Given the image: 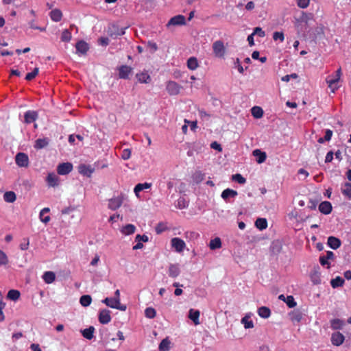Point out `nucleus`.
I'll use <instances>...</instances> for the list:
<instances>
[{"label":"nucleus","instance_id":"nucleus-55","mask_svg":"<svg viewBox=\"0 0 351 351\" xmlns=\"http://www.w3.org/2000/svg\"><path fill=\"white\" fill-rule=\"evenodd\" d=\"M121 156L123 160H128L131 156V150L130 149H123Z\"/></svg>","mask_w":351,"mask_h":351},{"label":"nucleus","instance_id":"nucleus-30","mask_svg":"<svg viewBox=\"0 0 351 351\" xmlns=\"http://www.w3.org/2000/svg\"><path fill=\"white\" fill-rule=\"evenodd\" d=\"M341 193L348 199H351V184L346 182L341 186Z\"/></svg>","mask_w":351,"mask_h":351},{"label":"nucleus","instance_id":"nucleus-24","mask_svg":"<svg viewBox=\"0 0 351 351\" xmlns=\"http://www.w3.org/2000/svg\"><path fill=\"white\" fill-rule=\"evenodd\" d=\"M49 16L53 21L59 22L62 18V13L59 9H54L51 11Z\"/></svg>","mask_w":351,"mask_h":351},{"label":"nucleus","instance_id":"nucleus-64","mask_svg":"<svg viewBox=\"0 0 351 351\" xmlns=\"http://www.w3.org/2000/svg\"><path fill=\"white\" fill-rule=\"evenodd\" d=\"M98 42L101 45L106 46L109 43V39L108 38L101 37L99 38Z\"/></svg>","mask_w":351,"mask_h":351},{"label":"nucleus","instance_id":"nucleus-18","mask_svg":"<svg viewBox=\"0 0 351 351\" xmlns=\"http://www.w3.org/2000/svg\"><path fill=\"white\" fill-rule=\"evenodd\" d=\"M199 315L200 312L199 310L191 308L189 311V318L193 321L195 325H199L200 324L199 319Z\"/></svg>","mask_w":351,"mask_h":351},{"label":"nucleus","instance_id":"nucleus-44","mask_svg":"<svg viewBox=\"0 0 351 351\" xmlns=\"http://www.w3.org/2000/svg\"><path fill=\"white\" fill-rule=\"evenodd\" d=\"M92 301V298L89 295H82L80 299V302L83 306H88Z\"/></svg>","mask_w":351,"mask_h":351},{"label":"nucleus","instance_id":"nucleus-26","mask_svg":"<svg viewBox=\"0 0 351 351\" xmlns=\"http://www.w3.org/2000/svg\"><path fill=\"white\" fill-rule=\"evenodd\" d=\"M43 279L47 284L52 283L56 279V274L53 271H45L43 275Z\"/></svg>","mask_w":351,"mask_h":351},{"label":"nucleus","instance_id":"nucleus-37","mask_svg":"<svg viewBox=\"0 0 351 351\" xmlns=\"http://www.w3.org/2000/svg\"><path fill=\"white\" fill-rule=\"evenodd\" d=\"M255 226L260 230H263L267 227V221L265 218H258L255 221Z\"/></svg>","mask_w":351,"mask_h":351},{"label":"nucleus","instance_id":"nucleus-57","mask_svg":"<svg viewBox=\"0 0 351 351\" xmlns=\"http://www.w3.org/2000/svg\"><path fill=\"white\" fill-rule=\"evenodd\" d=\"M310 0H298V5L301 8H306L309 5Z\"/></svg>","mask_w":351,"mask_h":351},{"label":"nucleus","instance_id":"nucleus-54","mask_svg":"<svg viewBox=\"0 0 351 351\" xmlns=\"http://www.w3.org/2000/svg\"><path fill=\"white\" fill-rule=\"evenodd\" d=\"M273 39L274 40H279L280 42H283L285 40L284 34L281 32H275L273 34Z\"/></svg>","mask_w":351,"mask_h":351},{"label":"nucleus","instance_id":"nucleus-13","mask_svg":"<svg viewBox=\"0 0 351 351\" xmlns=\"http://www.w3.org/2000/svg\"><path fill=\"white\" fill-rule=\"evenodd\" d=\"M95 169L90 165L81 164L78 167V171L80 174L86 176L88 178L91 176Z\"/></svg>","mask_w":351,"mask_h":351},{"label":"nucleus","instance_id":"nucleus-22","mask_svg":"<svg viewBox=\"0 0 351 351\" xmlns=\"http://www.w3.org/2000/svg\"><path fill=\"white\" fill-rule=\"evenodd\" d=\"M180 274V269L178 265L171 264L168 269V274L170 277L176 278Z\"/></svg>","mask_w":351,"mask_h":351},{"label":"nucleus","instance_id":"nucleus-59","mask_svg":"<svg viewBox=\"0 0 351 351\" xmlns=\"http://www.w3.org/2000/svg\"><path fill=\"white\" fill-rule=\"evenodd\" d=\"M234 64H235V66L237 68L238 71H239L240 73L243 74V72H244V69H243V67L241 65V64H240V60H239V58H237V59H236V60H235V62H234Z\"/></svg>","mask_w":351,"mask_h":351},{"label":"nucleus","instance_id":"nucleus-41","mask_svg":"<svg viewBox=\"0 0 351 351\" xmlns=\"http://www.w3.org/2000/svg\"><path fill=\"white\" fill-rule=\"evenodd\" d=\"M343 283L344 280L340 276H337L335 278L332 279L330 281V285L332 288L342 287Z\"/></svg>","mask_w":351,"mask_h":351},{"label":"nucleus","instance_id":"nucleus-21","mask_svg":"<svg viewBox=\"0 0 351 351\" xmlns=\"http://www.w3.org/2000/svg\"><path fill=\"white\" fill-rule=\"evenodd\" d=\"M49 212H50L49 208H44L40 210V212L39 213L40 220L45 224L49 223L51 220V217L49 215H45L46 214H48Z\"/></svg>","mask_w":351,"mask_h":351},{"label":"nucleus","instance_id":"nucleus-23","mask_svg":"<svg viewBox=\"0 0 351 351\" xmlns=\"http://www.w3.org/2000/svg\"><path fill=\"white\" fill-rule=\"evenodd\" d=\"M24 118L25 123H31L36 120L38 114L35 111L28 110L25 113Z\"/></svg>","mask_w":351,"mask_h":351},{"label":"nucleus","instance_id":"nucleus-15","mask_svg":"<svg viewBox=\"0 0 351 351\" xmlns=\"http://www.w3.org/2000/svg\"><path fill=\"white\" fill-rule=\"evenodd\" d=\"M335 254L331 251H327L326 256H321L319 257V263L322 266H327L328 268L330 267L328 260H333Z\"/></svg>","mask_w":351,"mask_h":351},{"label":"nucleus","instance_id":"nucleus-6","mask_svg":"<svg viewBox=\"0 0 351 351\" xmlns=\"http://www.w3.org/2000/svg\"><path fill=\"white\" fill-rule=\"evenodd\" d=\"M171 244L177 252H182L186 247L184 241L178 237L173 238L171 240Z\"/></svg>","mask_w":351,"mask_h":351},{"label":"nucleus","instance_id":"nucleus-25","mask_svg":"<svg viewBox=\"0 0 351 351\" xmlns=\"http://www.w3.org/2000/svg\"><path fill=\"white\" fill-rule=\"evenodd\" d=\"M75 47L77 51L82 54H85L88 50V44L83 40L77 42L76 43Z\"/></svg>","mask_w":351,"mask_h":351},{"label":"nucleus","instance_id":"nucleus-35","mask_svg":"<svg viewBox=\"0 0 351 351\" xmlns=\"http://www.w3.org/2000/svg\"><path fill=\"white\" fill-rule=\"evenodd\" d=\"M152 184L150 183L145 182V183H139L134 187V191L136 196H138V193L144 189H147L151 187Z\"/></svg>","mask_w":351,"mask_h":351},{"label":"nucleus","instance_id":"nucleus-9","mask_svg":"<svg viewBox=\"0 0 351 351\" xmlns=\"http://www.w3.org/2000/svg\"><path fill=\"white\" fill-rule=\"evenodd\" d=\"M46 182L49 186L56 187L59 185L60 178L55 173L51 172L48 173L46 178Z\"/></svg>","mask_w":351,"mask_h":351},{"label":"nucleus","instance_id":"nucleus-29","mask_svg":"<svg viewBox=\"0 0 351 351\" xmlns=\"http://www.w3.org/2000/svg\"><path fill=\"white\" fill-rule=\"evenodd\" d=\"M258 315L264 319L268 318L271 315V311L268 307L261 306L258 308Z\"/></svg>","mask_w":351,"mask_h":351},{"label":"nucleus","instance_id":"nucleus-7","mask_svg":"<svg viewBox=\"0 0 351 351\" xmlns=\"http://www.w3.org/2000/svg\"><path fill=\"white\" fill-rule=\"evenodd\" d=\"M99 322L102 324H107L111 321L110 311L108 309L99 311L98 316Z\"/></svg>","mask_w":351,"mask_h":351},{"label":"nucleus","instance_id":"nucleus-28","mask_svg":"<svg viewBox=\"0 0 351 351\" xmlns=\"http://www.w3.org/2000/svg\"><path fill=\"white\" fill-rule=\"evenodd\" d=\"M253 155L257 157L256 162L258 164L264 162L267 158L265 152H261L260 149L254 150Z\"/></svg>","mask_w":351,"mask_h":351},{"label":"nucleus","instance_id":"nucleus-51","mask_svg":"<svg viewBox=\"0 0 351 351\" xmlns=\"http://www.w3.org/2000/svg\"><path fill=\"white\" fill-rule=\"evenodd\" d=\"M285 302L289 308H293L297 305L296 302L294 300V298L292 295H288L286 298V300Z\"/></svg>","mask_w":351,"mask_h":351},{"label":"nucleus","instance_id":"nucleus-32","mask_svg":"<svg viewBox=\"0 0 351 351\" xmlns=\"http://www.w3.org/2000/svg\"><path fill=\"white\" fill-rule=\"evenodd\" d=\"M170 344L171 341L168 337L162 339L158 346L159 351H169Z\"/></svg>","mask_w":351,"mask_h":351},{"label":"nucleus","instance_id":"nucleus-53","mask_svg":"<svg viewBox=\"0 0 351 351\" xmlns=\"http://www.w3.org/2000/svg\"><path fill=\"white\" fill-rule=\"evenodd\" d=\"M29 245V240L28 238H24L22 241V242L19 245V248L24 251L27 250Z\"/></svg>","mask_w":351,"mask_h":351},{"label":"nucleus","instance_id":"nucleus-20","mask_svg":"<svg viewBox=\"0 0 351 351\" xmlns=\"http://www.w3.org/2000/svg\"><path fill=\"white\" fill-rule=\"evenodd\" d=\"M238 195L237 191L230 189H226L223 190L221 193V197L223 199H224L226 202L228 201V198L230 197H235Z\"/></svg>","mask_w":351,"mask_h":351},{"label":"nucleus","instance_id":"nucleus-61","mask_svg":"<svg viewBox=\"0 0 351 351\" xmlns=\"http://www.w3.org/2000/svg\"><path fill=\"white\" fill-rule=\"evenodd\" d=\"M165 227L163 224L159 223L157 225V226L155 228L156 232L159 234L162 233L163 231H165Z\"/></svg>","mask_w":351,"mask_h":351},{"label":"nucleus","instance_id":"nucleus-58","mask_svg":"<svg viewBox=\"0 0 351 351\" xmlns=\"http://www.w3.org/2000/svg\"><path fill=\"white\" fill-rule=\"evenodd\" d=\"M298 77V75L296 73H292L291 75H286L283 76L281 80L283 82H288L291 78L296 79Z\"/></svg>","mask_w":351,"mask_h":351},{"label":"nucleus","instance_id":"nucleus-50","mask_svg":"<svg viewBox=\"0 0 351 351\" xmlns=\"http://www.w3.org/2000/svg\"><path fill=\"white\" fill-rule=\"evenodd\" d=\"M232 180L235 182H237L238 183H239L241 184H243L246 182V179L244 177H243L242 175H241L239 173L232 175Z\"/></svg>","mask_w":351,"mask_h":351},{"label":"nucleus","instance_id":"nucleus-39","mask_svg":"<svg viewBox=\"0 0 351 351\" xmlns=\"http://www.w3.org/2000/svg\"><path fill=\"white\" fill-rule=\"evenodd\" d=\"M252 116L256 119H260L263 116V110L259 106H254L251 109Z\"/></svg>","mask_w":351,"mask_h":351},{"label":"nucleus","instance_id":"nucleus-8","mask_svg":"<svg viewBox=\"0 0 351 351\" xmlns=\"http://www.w3.org/2000/svg\"><path fill=\"white\" fill-rule=\"evenodd\" d=\"M186 23V19L185 16L181 14L176 15L173 17H172L167 24V27H169L171 25L176 26V25H183Z\"/></svg>","mask_w":351,"mask_h":351},{"label":"nucleus","instance_id":"nucleus-36","mask_svg":"<svg viewBox=\"0 0 351 351\" xmlns=\"http://www.w3.org/2000/svg\"><path fill=\"white\" fill-rule=\"evenodd\" d=\"M199 66L197 59L195 57H191L187 60V67L192 71L195 70Z\"/></svg>","mask_w":351,"mask_h":351},{"label":"nucleus","instance_id":"nucleus-27","mask_svg":"<svg viewBox=\"0 0 351 351\" xmlns=\"http://www.w3.org/2000/svg\"><path fill=\"white\" fill-rule=\"evenodd\" d=\"M251 315L250 314H246L242 319H241V324H243L244 328L245 329L248 328H254V323L250 319Z\"/></svg>","mask_w":351,"mask_h":351},{"label":"nucleus","instance_id":"nucleus-5","mask_svg":"<svg viewBox=\"0 0 351 351\" xmlns=\"http://www.w3.org/2000/svg\"><path fill=\"white\" fill-rule=\"evenodd\" d=\"M73 170V165L71 162L60 163L57 167V172L59 175H67Z\"/></svg>","mask_w":351,"mask_h":351},{"label":"nucleus","instance_id":"nucleus-4","mask_svg":"<svg viewBox=\"0 0 351 351\" xmlns=\"http://www.w3.org/2000/svg\"><path fill=\"white\" fill-rule=\"evenodd\" d=\"M15 162L20 167H27L29 165L28 156L23 152H19L15 156Z\"/></svg>","mask_w":351,"mask_h":351},{"label":"nucleus","instance_id":"nucleus-42","mask_svg":"<svg viewBox=\"0 0 351 351\" xmlns=\"http://www.w3.org/2000/svg\"><path fill=\"white\" fill-rule=\"evenodd\" d=\"M95 331V328L93 326H90L88 328L84 329L82 330V335L87 339H91L93 337V333Z\"/></svg>","mask_w":351,"mask_h":351},{"label":"nucleus","instance_id":"nucleus-63","mask_svg":"<svg viewBox=\"0 0 351 351\" xmlns=\"http://www.w3.org/2000/svg\"><path fill=\"white\" fill-rule=\"evenodd\" d=\"M332 136V130L328 129L325 132V136H324V140L326 141H329L331 139V137Z\"/></svg>","mask_w":351,"mask_h":351},{"label":"nucleus","instance_id":"nucleus-3","mask_svg":"<svg viewBox=\"0 0 351 351\" xmlns=\"http://www.w3.org/2000/svg\"><path fill=\"white\" fill-rule=\"evenodd\" d=\"M182 86L174 81H168L166 84V89L170 95H177L180 93Z\"/></svg>","mask_w":351,"mask_h":351},{"label":"nucleus","instance_id":"nucleus-38","mask_svg":"<svg viewBox=\"0 0 351 351\" xmlns=\"http://www.w3.org/2000/svg\"><path fill=\"white\" fill-rule=\"evenodd\" d=\"M16 199V194L13 191H7L3 195V199L8 203L14 202Z\"/></svg>","mask_w":351,"mask_h":351},{"label":"nucleus","instance_id":"nucleus-17","mask_svg":"<svg viewBox=\"0 0 351 351\" xmlns=\"http://www.w3.org/2000/svg\"><path fill=\"white\" fill-rule=\"evenodd\" d=\"M332 204L328 201L322 202L319 206V210L324 215H328L332 211Z\"/></svg>","mask_w":351,"mask_h":351},{"label":"nucleus","instance_id":"nucleus-62","mask_svg":"<svg viewBox=\"0 0 351 351\" xmlns=\"http://www.w3.org/2000/svg\"><path fill=\"white\" fill-rule=\"evenodd\" d=\"M334 154L332 151H330L327 153L325 158V162L328 163L330 162L333 159Z\"/></svg>","mask_w":351,"mask_h":351},{"label":"nucleus","instance_id":"nucleus-43","mask_svg":"<svg viewBox=\"0 0 351 351\" xmlns=\"http://www.w3.org/2000/svg\"><path fill=\"white\" fill-rule=\"evenodd\" d=\"M343 325V322L339 319H334L330 321V326L334 330L341 329Z\"/></svg>","mask_w":351,"mask_h":351},{"label":"nucleus","instance_id":"nucleus-16","mask_svg":"<svg viewBox=\"0 0 351 351\" xmlns=\"http://www.w3.org/2000/svg\"><path fill=\"white\" fill-rule=\"evenodd\" d=\"M136 77L140 83L148 84L151 82V77L147 71H143L136 75Z\"/></svg>","mask_w":351,"mask_h":351},{"label":"nucleus","instance_id":"nucleus-2","mask_svg":"<svg viewBox=\"0 0 351 351\" xmlns=\"http://www.w3.org/2000/svg\"><path fill=\"white\" fill-rule=\"evenodd\" d=\"M102 302L112 308L119 309L122 311H125L127 308L125 305L121 304L120 299L118 298H106L102 300Z\"/></svg>","mask_w":351,"mask_h":351},{"label":"nucleus","instance_id":"nucleus-1","mask_svg":"<svg viewBox=\"0 0 351 351\" xmlns=\"http://www.w3.org/2000/svg\"><path fill=\"white\" fill-rule=\"evenodd\" d=\"M212 50L215 58L224 59L226 54V47L221 40L215 41L212 45Z\"/></svg>","mask_w":351,"mask_h":351},{"label":"nucleus","instance_id":"nucleus-47","mask_svg":"<svg viewBox=\"0 0 351 351\" xmlns=\"http://www.w3.org/2000/svg\"><path fill=\"white\" fill-rule=\"evenodd\" d=\"M9 263L7 254L0 249V267L5 266Z\"/></svg>","mask_w":351,"mask_h":351},{"label":"nucleus","instance_id":"nucleus-60","mask_svg":"<svg viewBox=\"0 0 351 351\" xmlns=\"http://www.w3.org/2000/svg\"><path fill=\"white\" fill-rule=\"evenodd\" d=\"M187 206V204L186 203L184 198H180L178 200V207L180 209L184 208Z\"/></svg>","mask_w":351,"mask_h":351},{"label":"nucleus","instance_id":"nucleus-12","mask_svg":"<svg viewBox=\"0 0 351 351\" xmlns=\"http://www.w3.org/2000/svg\"><path fill=\"white\" fill-rule=\"evenodd\" d=\"M345 340L343 335L339 332H336L332 334L331 342L332 345L336 346H341Z\"/></svg>","mask_w":351,"mask_h":351},{"label":"nucleus","instance_id":"nucleus-46","mask_svg":"<svg viewBox=\"0 0 351 351\" xmlns=\"http://www.w3.org/2000/svg\"><path fill=\"white\" fill-rule=\"evenodd\" d=\"M290 319L292 322H300L302 319L301 313L299 311H292L289 313Z\"/></svg>","mask_w":351,"mask_h":351},{"label":"nucleus","instance_id":"nucleus-48","mask_svg":"<svg viewBox=\"0 0 351 351\" xmlns=\"http://www.w3.org/2000/svg\"><path fill=\"white\" fill-rule=\"evenodd\" d=\"M145 315L147 318L152 319L156 317V311L154 308L148 307L145 310Z\"/></svg>","mask_w":351,"mask_h":351},{"label":"nucleus","instance_id":"nucleus-56","mask_svg":"<svg viewBox=\"0 0 351 351\" xmlns=\"http://www.w3.org/2000/svg\"><path fill=\"white\" fill-rule=\"evenodd\" d=\"M254 35H258L260 37H264L265 36V32L261 27H255L253 33Z\"/></svg>","mask_w":351,"mask_h":351},{"label":"nucleus","instance_id":"nucleus-40","mask_svg":"<svg viewBox=\"0 0 351 351\" xmlns=\"http://www.w3.org/2000/svg\"><path fill=\"white\" fill-rule=\"evenodd\" d=\"M221 247V241L220 238L216 237L214 239L210 240L209 243V247L211 250L219 249Z\"/></svg>","mask_w":351,"mask_h":351},{"label":"nucleus","instance_id":"nucleus-31","mask_svg":"<svg viewBox=\"0 0 351 351\" xmlns=\"http://www.w3.org/2000/svg\"><path fill=\"white\" fill-rule=\"evenodd\" d=\"M326 82L328 85V87L331 89L332 93H335V90H337L338 89V88H339V86H337V83L339 82L338 80L329 76L326 79Z\"/></svg>","mask_w":351,"mask_h":351},{"label":"nucleus","instance_id":"nucleus-19","mask_svg":"<svg viewBox=\"0 0 351 351\" xmlns=\"http://www.w3.org/2000/svg\"><path fill=\"white\" fill-rule=\"evenodd\" d=\"M327 244L330 248L337 250L341 246V242L339 239L331 236L328 238Z\"/></svg>","mask_w":351,"mask_h":351},{"label":"nucleus","instance_id":"nucleus-33","mask_svg":"<svg viewBox=\"0 0 351 351\" xmlns=\"http://www.w3.org/2000/svg\"><path fill=\"white\" fill-rule=\"evenodd\" d=\"M49 144L47 138H38L35 141L34 147L37 149L44 148Z\"/></svg>","mask_w":351,"mask_h":351},{"label":"nucleus","instance_id":"nucleus-34","mask_svg":"<svg viewBox=\"0 0 351 351\" xmlns=\"http://www.w3.org/2000/svg\"><path fill=\"white\" fill-rule=\"evenodd\" d=\"M136 230V227L133 224H127L123 226L121 230L122 234L125 235H130L134 233Z\"/></svg>","mask_w":351,"mask_h":351},{"label":"nucleus","instance_id":"nucleus-45","mask_svg":"<svg viewBox=\"0 0 351 351\" xmlns=\"http://www.w3.org/2000/svg\"><path fill=\"white\" fill-rule=\"evenodd\" d=\"M20 295L21 294L19 291L12 289V290H10L8 293V298L15 301L19 298Z\"/></svg>","mask_w":351,"mask_h":351},{"label":"nucleus","instance_id":"nucleus-14","mask_svg":"<svg viewBox=\"0 0 351 351\" xmlns=\"http://www.w3.org/2000/svg\"><path fill=\"white\" fill-rule=\"evenodd\" d=\"M123 203V197L118 196L114 198L109 199L108 202V208L115 210L118 209Z\"/></svg>","mask_w":351,"mask_h":351},{"label":"nucleus","instance_id":"nucleus-52","mask_svg":"<svg viewBox=\"0 0 351 351\" xmlns=\"http://www.w3.org/2000/svg\"><path fill=\"white\" fill-rule=\"evenodd\" d=\"M38 71H39L38 68H37V67L34 68V69L32 72L28 73L26 75L25 80L27 81H30V80H33L38 75Z\"/></svg>","mask_w":351,"mask_h":351},{"label":"nucleus","instance_id":"nucleus-11","mask_svg":"<svg viewBox=\"0 0 351 351\" xmlns=\"http://www.w3.org/2000/svg\"><path fill=\"white\" fill-rule=\"evenodd\" d=\"M119 77L121 79H128L132 73V68L130 66L122 65L119 67Z\"/></svg>","mask_w":351,"mask_h":351},{"label":"nucleus","instance_id":"nucleus-10","mask_svg":"<svg viewBox=\"0 0 351 351\" xmlns=\"http://www.w3.org/2000/svg\"><path fill=\"white\" fill-rule=\"evenodd\" d=\"M149 238L145 234H137L135 237V241L137 243L135 245L133 246L132 249L134 250H137L143 248L144 245L143 242L146 243L148 242Z\"/></svg>","mask_w":351,"mask_h":351},{"label":"nucleus","instance_id":"nucleus-49","mask_svg":"<svg viewBox=\"0 0 351 351\" xmlns=\"http://www.w3.org/2000/svg\"><path fill=\"white\" fill-rule=\"evenodd\" d=\"M71 39V33L68 29H64L61 35V40L62 42L68 43Z\"/></svg>","mask_w":351,"mask_h":351}]
</instances>
